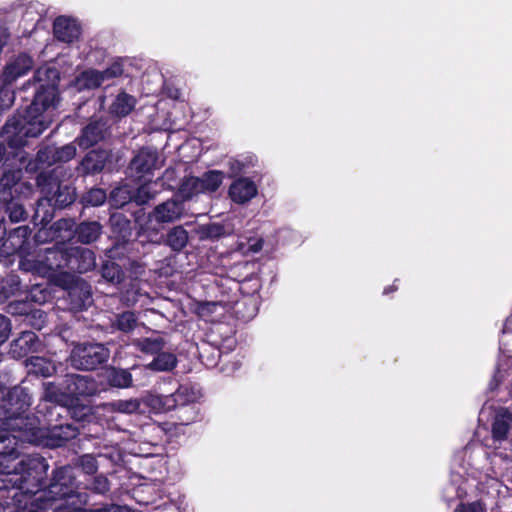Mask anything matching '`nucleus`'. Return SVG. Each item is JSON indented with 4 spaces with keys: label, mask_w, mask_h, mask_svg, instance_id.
Masks as SVG:
<instances>
[{
    "label": "nucleus",
    "mask_w": 512,
    "mask_h": 512,
    "mask_svg": "<svg viewBox=\"0 0 512 512\" xmlns=\"http://www.w3.org/2000/svg\"><path fill=\"white\" fill-rule=\"evenodd\" d=\"M47 468L48 465L42 458H23L12 471H0V490H20L14 498H26L28 494H32L18 512H81L76 504L85 503L86 495L77 493L76 477L70 466L55 469L47 489L33 491L39 486Z\"/></svg>",
    "instance_id": "1"
},
{
    "label": "nucleus",
    "mask_w": 512,
    "mask_h": 512,
    "mask_svg": "<svg viewBox=\"0 0 512 512\" xmlns=\"http://www.w3.org/2000/svg\"><path fill=\"white\" fill-rule=\"evenodd\" d=\"M34 101L24 115H14L2 128L1 135L10 147L18 148L26 144L28 137H37L52 123L57 105L38 104L33 109Z\"/></svg>",
    "instance_id": "2"
},
{
    "label": "nucleus",
    "mask_w": 512,
    "mask_h": 512,
    "mask_svg": "<svg viewBox=\"0 0 512 512\" xmlns=\"http://www.w3.org/2000/svg\"><path fill=\"white\" fill-rule=\"evenodd\" d=\"M0 400V423L7 428L23 432V438L29 433V426L37 421L29 417L27 412L32 404V397L26 388L15 386L6 393L2 392Z\"/></svg>",
    "instance_id": "3"
},
{
    "label": "nucleus",
    "mask_w": 512,
    "mask_h": 512,
    "mask_svg": "<svg viewBox=\"0 0 512 512\" xmlns=\"http://www.w3.org/2000/svg\"><path fill=\"white\" fill-rule=\"evenodd\" d=\"M37 421L29 426V433L25 437L27 442L47 447H60L67 441L74 439L79 431L72 424H60L52 427H39Z\"/></svg>",
    "instance_id": "4"
},
{
    "label": "nucleus",
    "mask_w": 512,
    "mask_h": 512,
    "mask_svg": "<svg viewBox=\"0 0 512 512\" xmlns=\"http://www.w3.org/2000/svg\"><path fill=\"white\" fill-rule=\"evenodd\" d=\"M34 79L41 83V86L34 97L33 109H36L38 104L58 105L60 101L57 89L60 79L58 70L51 66L40 67L36 70Z\"/></svg>",
    "instance_id": "5"
},
{
    "label": "nucleus",
    "mask_w": 512,
    "mask_h": 512,
    "mask_svg": "<svg viewBox=\"0 0 512 512\" xmlns=\"http://www.w3.org/2000/svg\"><path fill=\"white\" fill-rule=\"evenodd\" d=\"M109 350L100 343L77 344L70 354V362L76 369L92 370L109 358Z\"/></svg>",
    "instance_id": "6"
},
{
    "label": "nucleus",
    "mask_w": 512,
    "mask_h": 512,
    "mask_svg": "<svg viewBox=\"0 0 512 512\" xmlns=\"http://www.w3.org/2000/svg\"><path fill=\"white\" fill-rule=\"evenodd\" d=\"M122 73L123 69L119 63L112 64L104 71L93 69L85 70L76 77L74 86L77 90L95 89L101 86L105 81L116 78Z\"/></svg>",
    "instance_id": "7"
},
{
    "label": "nucleus",
    "mask_w": 512,
    "mask_h": 512,
    "mask_svg": "<svg viewBox=\"0 0 512 512\" xmlns=\"http://www.w3.org/2000/svg\"><path fill=\"white\" fill-rule=\"evenodd\" d=\"M162 164L156 150L145 148L132 159L130 169L139 180L150 181L153 171L161 168Z\"/></svg>",
    "instance_id": "8"
},
{
    "label": "nucleus",
    "mask_w": 512,
    "mask_h": 512,
    "mask_svg": "<svg viewBox=\"0 0 512 512\" xmlns=\"http://www.w3.org/2000/svg\"><path fill=\"white\" fill-rule=\"evenodd\" d=\"M193 401L194 397L187 387H180L170 395L150 396L146 400L156 412H168Z\"/></svg>",
    "instance_id": "9"
},
{
    "label": "nucleus",
    "mask_w": 512,
    "mask_h": 512,
    "mask_svg": "<svg viewBox=\"0 0 512 512\" xmlns=\"http://www.w3.org/2000/svg\"><path fill=\"white\" fill-rule=\"evenodd\" d=\"M65 385L66 393L70 396H93L99 391L97 383L85 375H67Z\"/></svg>",
    "instance_id": "10"
},
{
    "label": "nucleus",
    "mask_w": 512,
    "mask_h": 512,
    "mask_svg": "<svg viewBox=\"0 0 512 512\" xmlns=\"http://www.w3.org/2000/svg\"><path fill=\"white\" fill-rule=\"evenodd\" d=\"M182 213V203L171 199L157 205L150 213L149 219L157 223H171L180 219Z\"/></svg>",
    "instance_id": "11"
},
{
    "label": "nucleus",
    "mask_w": 512,
    "mask_h": 512,
    "mask_svg": "<svg viewBox=\"0 0 512 512\" xmlns=\"http://www.w3.org/2000/svg\"><path fill=\"white\" fill-rule=\"evenodd\" d=\"M33 67V60L27 54H19L7 63L3 72L5 84H11L19 77L27 74Z\"/></svg>",
    "instance_id": "12"
},
{
    "label": "nucleus",
    "mask_w": 512,
    "mask_h": 512,
    "mask_svg": "<svg viewBox=\"0 0 512 512\" xmlns=\"http://www.w3.org/2000/svg\"><path fill=\"white\" fill-rule=\"evenodd\" d=\"M54 35L55 37L66 43H71L74 40L78 39L80 35V26L76 22V20L60 16L56 18L53 25Z\"/></svg>",
    "instance_id": "13"
},
{
    "label": "nucleus",
    "mask_w": 512,
    "mask_h": 512,
    "mask_svg": "<svg viewBox=\"0 0 512 512\" xmlns=\"http://www.w3.org/2000/svg\"><path fill=\"white\" fill-rule=\"evenodd\" d=\"M71 261V247L67 249L48 248L42 260L45 266L51 271L64 268L71 270Z\"/></svg>",
    "instance_id": "14"
},
{
    "label": "nucleus",
    "mask_w": 512,
    "mask_h": 512,
    "mask_svg": "<svg viewBox=\"0 0 512 512\" xmlns=\"http://www.w3.org/2000/svg\"><path fill=\"white\" fill-rule=\"evenodd\" d=\"M257 194L255 183L248 178H239L235 180L230 188L229 195L236 203H245L251 200Z\"/></svg>",
    "instance_id": "15"
},
{
    "label": "nucleus",
    "mask_w": 512,
    "mask_h": 512,
    "mask_svg": "<svg viewBox=\"0 0 512 512\" xmlns=\"http://www.w3.org/2000/svg\"><path fill=\"white\" fill-rule=\"evenodd\" d=\"M71 271L85 273L96 265L94 253L88 248L71 247Z\"/></svg>",
    "instance_id": "16"
},
{
    "label": "nucleus",
    "mask_w": 512,
    "mask_h": 512,
    "mask_svg": "<svg viewBox=\"0 0 512 512\" xmlns=\"http://www.w3.org/2000/svg\"><path fill=\"white\" fill-rule=\"evenodd\" d=\"M36 346V334L32 331H24L19 335L18 338L11 342L9 354L13 358L19 359L34 351Z\"/></svg>",
    "instance_id": "17"
},
{
    "label": "nucleus",
    "mask_w": 512,
    "mask_h": 512,
    "mask_svg": "<svg viewBox=\"0 0 512 512\" xmlns=\"http://www.w3.org/2000/svg\"><path fill=\"white\" fill-rule=\"evenodd\" d=\"M106 126L102 121H94L89 123L78 138V144L83 149H87L104 137Z\"/></svg>",
    "instance_id": "18"
},
{
    "label": "nucleus",
    "mask_w": 512,
    "mask_h": 512,
    "mask_svg": "<svg viewBox=\"0 0 512 512\" xmlns=\"http://www.w3.org/2000/svg\"><path fill=\"white\" fill-rule=\"evenodd\" d=\"M512 429V413L506 409H501L495 416L492 425V436L495 441H504L507 439L509 431Z\"/></svg>",
    "instance_id": "19"
},
{
    "label": "nucleus",
    "mask_w": 512,
    "mask_h": 512,
    "mask_svg": "<svg viewBox=\"0 0 512 512\" xmlns=\"http://www.w3.org/2000/svg\"><path fill=\"white\" fill-rule=\"evenodd\" d=\"M25 366L29 374H35L42 377H49L56 372L55 364L44 357L32 356L25 360Z\"/></svg>",
    "instance_id": "20"
},
{
    "label": "nucleus",
    "mask_w": 512,
    "mask_h": 512,
    "mask_svg": "<svg viewBox=\"0 0 512 512\" xmlns=\"http://www.w3.org/2000/svg\"><path fill=\"white\" fill-rule=\"evenodd\" d=\"M22 177L21 169H9L4 172L0 179V201H7L13 197L12 188Z\"/></svg>",
    "instance_id": "21"
},
{
    "label": "nucleus",
    "mask_w": 512,
    "mask_h": 512,
    "mask_svg": "<svg viewBox=\"0 0 512 512\" xmlns=\"http://www.w3.org/2000/svg\"><path fill=\"white\" fill-rule=\"evenodd\" d=\"M101 232L102 226L98 222H82L77 226L75 235L79 242L90 244L99 238Z\"/></svg>",
    "instance_id": "22"
},
{
    "label": "nucleus",
    "mask_w": 512,
    "mask_h": 512,
    "mask_svg": "<svg viewBox=\"0 0 512 512\" xmlns=\"http://www.w3.org/2000/svg\"><path fill=\"white\" fill-rule=\"evenodd\" d=\"M108 152L105 150H92L82 161V167L87 173L100 172L108 159Z\"/></svg>",
    "instance_id": "23"
},
{
    "label": "nucleus",
    "mask_w": 512,
    "mask_h": 512,
    "mask_svg": "<svg viewBox=\"0 0 512 512\" xmlns=\"http://www.w3.org/2000/svg\"><path fill=\"white\" fill-rule=\"evenodd\" d=\"M177 362V357L174 353L161 351L147 364V368L155 372H168L176 367Z\"/></svg>",
    "instance_id": "24"
},
{
    "label": "nucleus",
    "mask_w": 512,
    "mask_h": 512,
    "mask_svg": "<svg viewBox=\"0 0 512 512\" xmlns=\"http://www.w3.org/2000/svg\"><path fill=\"white\" fill-rule=\"evenodd\" d=\"M188 240V232L182 226H175L167 233L164 243L174 252H180L186 247Z\"/></svg>",
    "instance_id": "25"
},
{
    "label": "nucleus",
    "mask_w": 512,
    "mask_h": 512,
    "mask_svg": "<svg viewBox=\"0 0 512 512\" xmlns=\"http://www.w3.org/2000/svg\"><path fill=\"white\" fill-rule=\"evenodd\" d=\"M135 105L136 99L133 96L121 92L110 106V112L115 116L124 117L134 109Z\"/></svg>",
    "instance_id": "26"
},
{
    "label": "nucleus",
    "mask_w": 512,
    "mask_h": 512,
    "mask_svg": "<svg viewBox=\"0 0 512 512\" xmlns=\"http://www.w3.org/2000/svg\"><path fill=\"white\" fill-rule=\"evenodd\" d=\"M165 340L163 337L157 335L142 339H136L134 345L142 352L147 354H158L165 347Z\"/></svg>",
    "instance_id": "27"
},
{
    "label": "nucleus",
    "mask_w": 512,
    "mask_h": 512,
    "mask_svg": "<svg viewBox=\"0 0 512 512\" xmlns=\"http://www.w3.org/2000/svg\"><path fill=\"white\" fill-rule=\"evenodd\" d=\"M141 402L138 399L115 400L105 404V408L111 412L132 414L140 409Z\"/></svg>",
    "instance_id": "28"
},
{
    "label": "nucleus",
    "mask_w": 512,
    "mask_h": 512,
    "mask_svg": "<svg viewBox=\"0 0 512 512\" xmlns=\"http://www.w3.org/2000/svg\"><path fill=\"white\" fill-rule=\"evenodd\" d=\"M107 380L111 386L127 388L132 383V375L125 369L111 368L107 372Z\"/></svg>",
    "instance_id": "29"
},
{
    "label": "nucleus",
    "mask_w": 512,
    "mask_h": 512,
    "mask_svg": "<svg viewBox=\"0 0 512 512\" xmlns=\"http://www.w3.org/2000/svg\"><path fill=\"white\" fill-rule=\"evenodd\" d=\"M180 194L184 199H190L195 195L204 193L203 182L199 177H187L180 186Z\"/></svg>",
    "instance_id": "30"
},
{
    "label": "nucleus",
    "mask_w": 512,
    "mask_h": 512,
    "mask_svg": "<svg viewBox=\"0 0 512 512\" xmlns=\"http://www.w3.org/2000/svg\"><path fill=\"white\" fill-rule=\"evenodd\" d=\"M44 394L43 399L50 403L66 404V392H62L54 383L46 382L43 384Z\"/></svg>",
    "instance_id": "31"
},
{
    "label": "nucleus",
    "mask_w": 512,
    "mask_h": 512,
    "mask_svg": "<svg viewBox=\"0 0 512 512\" xmlns=\"http://www.w3.org/2000/svg\"><path fill=\"white\" fill-rule=\"evenodd\" d=\"M102 277L108 282L118 284L124 279V273L117 263L107 261L102 266Z\"/></svg>",
    "instance_id": "32"
},
{
    "label": "nucleus",
    "mask_w": 512,
    "mask_h": 512,
    "mask_svg": "<svg viewBox=\"0 0 512 512\" xmlns=\"http://www.w3.org/2000/svg\"><path fill=\"white\" fill-rule=\"evenodd\" d=\"M137 325V318L133 312L127 311L116 316L113 326L122 332H130Z\"/></svg>",
    "instance_id": "33"
},
{
    "label": "nucleus",
    "mask_w": 512,
    "mask_h": 512,
    "mask_svg": "<svg viewBox=\"0 0 512 512\" xmlns=\"http://www.w3.org/2000/svg\"><path fill=\"white\" fill-rule=\"evenodd\" d=\"M223 180L222 173L218 171H209L205 173L200 181L203 182V190L206 192H214L221 185Z\"/></svg>",
    "instance_id": "34"
},
{
    "label": "nucleus",
    "mask_w": 512,
    "mask_h": 512,
    "mask_svg": "<svg viewBox=\"0 0 512 512\" xmlns=\"http://www.w3.org/2000/svg\"><path fill=\"white\" fill-rule=\"evenodd\" d=\"M12 222L17 223L25 219L26 213L22 205L13 201V197L7 201H1Z\"/></svg>",
    "instance_id": "35"
},
{
    "label": "nucleus",
    "mask_w": 512,
    "mask_h": 512,
    "mask_svg": "<svg viewBox=\"0 0 512 512\" xmlns=\"http://www.w3.org/2000/svg\"><path fill=\"white\" fill-rule=\"evenodd\" d=\"M199 233L201 239H208L221 237L229 233V231H227L225 227L219 223H210L202 225L199 229Z\"/></svg>",
    "instance_id": "36"
},
{
    "label": "nucleus",
    "mask_w": 512,
    "mask_h": 512,
    "mask_svg": "<svg viewBox=\"0 0 512 512\" xmlns=\"http://www.w3.org/2000/svg\"><path fill=\"white\" fill-rule=\"evenodd\" d=\"M106 200V193L103 189L95 188L89 190L82 197V202L85 205L89 206H99L102 205Z\"/></svg>",
    "instance_id": "37"
},
{
    "label": "nucleus",
    "mask_w": 512,
    "mask_h": 512,
    "mask_svg": "<svg viewBox=\"0 0 512 512\" xmlns=\"http://www.w3.org/2000/svg\"><path fill=\"white\" fill-rule=\"evenodd\" d=\"M54 198L57 205L60 207H65L74 201V189L70 188L69 186H59L57 192L54 194Z\"/></svg>",
    "instance_id": "38"
},
{
    "label": "nucleus",
    "mask_w": 512,
    "mask_h": 512,
    "mask_svg": "<svg viewBox=\"0 0 512 512\" xmlns=\"http://www.w3.org/2000/svg\"><path fill=\"white\" fill-rule=\"evenodd\" d=\"M197 415L198 408L195 405H190V403L181 405L180 408H178V420L181 424L187 425L195 421Z\"/></svg>",
    "instance_id": "39"
},
{
    "label": "nucleus",
    "mask_w": 512,
    "mask_h": 512,
    "mask_svg": "<svg viewBox=\"0 0 512 512\" xmlns=\"http://www.w3.org/2000/svg\"><path fill=\"white\" fill-rule=\"evenodd\" d=\"M147 182L148 181L145 180V184L141 185L132 196V200L139 205L147 203L156 194V191L151 190L150 185Z\"/></svg>",
    "instance_id": "40"
},
{
    "label": "nucleus",
    "mask_w": 512,
    "mask_h": 512,
    "mask_svg": "<svg viewBox=\"0 0 512 512\" xmlns=\"http://www.w3.org/2000/svg\"><path fill=\"white\" fill-rule=\"evenodd\" d=\"M86 488L97 494H105L110 490V482L106 476L97 475Z\"/></svg>",
    "instance_id": "41"
},
{
    "label": "nucleus",
    "mask_w": 512,
    "mask_h": 512,
    "mask_svg": "<svg viewBox=\"0 0 512 512\" xmlns=\"http://www.w3.org/2000/svg\"><path fill=\"white\" fill-rule=\"evenodd\" d=\"M77 465L86 474H94L98 470V464L95 457L91 454H85L77 459Z\"/></svg>",
    "instance_id": "42"
},
{
    "label": "nucleus",
    "mask_w": 512,
    "mask_h": 512,
    "mask_svg": "<svg viewBox=\"0 0 512 512\" xmlns=\"http://www.w3.org/2000/svg\"><path fill=\"white\" fill-rule=\"evenodd\" d=\"M76 155V148L73 144H67L55 150L54 161L67 162Z\"/></svg>",
    "instance_id": "43"
},
{
    "label": "nucleus",
    "mask_w": 512,
    "mask_h": 512,
    "mask_svg": "<svg viewBox=\"0 0 512 512\" xmlns=\"http://www.w3.org/2000/svg\"><path fill=\"white\" fill-rule=\"evenodd\" d=\"M132 199L126 187L116 188L111 192V200L117 206H122Z\"/></svg>",
    "instance_id": "44"
},
{
    "label": "nucleus",
    "mask_w": 512,
    "mask_h": 512,
    "mask_svg": "<svg viewBox=\"0 0 512 512\" xmlns=\"http://www.w3.org/2000/svg\"><path fill=\"white\" fill-rule=\"evenodd\" d=\"M79 292L81 294V302L75 303L73 307L82 310L91 304V293L86 284H82L79 288Z\"/></svg>",
    "instance_id": "45"
},
{
    "label": "nucleus",
    "mask_w": 512,
    "mask_h": 512,
    "mask_svg": "<svg viewBox=\"0 0 512 512\" xmlns=\"http://www.w3.org/2000/svg\"><path fill=\"white\" fill-rule=\"evenodd\" d=\"M11 333V322L10 320L0 314V344L4 343Z\"/></svg>",
    "instance_id": "46"
},
{
    "label": "nucleus",
    "mask_w": 512,
    "mask_h": 512,
    "mask_svg": "<svg viewBox=\"0 0 512 512\" xmlns=\"http://www.w3.org/2000/svg\"><path fill=\"white\" fill-rule=\"evenodd\" d=\"M454 512H485V509L480 503L473 502L459 505Z\"/></svg>",
    "instance_id": "47"
},
{
    "label": "nucleus",
    "mask_w": 512,
    "mask_h": 512,
    "mask_svg": "<svg viewBox=\"0 0 512 512\" xmlns=\"http://www.w3.org/2000/svg\"><path fill=\"white\" fill-rule=\"evenodd\" d=\"M72 416L77 419H82L84 416H86L88 413H90V408L87 406H82L80 409V414H78L77 409H72L71 411Z\"/></svg>",
    "instance_id": "48"
},
{
    "label": "nucleus",
    "mask_w": 512,
    "mask_h": 512,
    "mask_svg": "<svg viewBox=\"0 0 512 512\" xmlns=\"http://www.w3.org/2000/svg\"><path fill=\"white\" fill-rule=\"evenodd\" d=\"M110 510H111V512H133L127 506H120V505H115V504L110 505Z\"/></svg>",
    "instance_id": "49"
},
{
    "label": "nucleus",
    "mask_w": 512,
    "mask_h": 512,
    "mask_svg": "<svg viewBox=\"0 0 512 512\" xmlns=\"http://www.w3.org/2000/svg\"><path fill=\"white\" fill-rule=\"evenodd\" d=\"M499 371L493 376L492 381L490 382V389L494 390L501 382V379L498 377Z\"/></svg>",
    "instance_id": "50"
},
{
    "label": "nucleus",
    "mask_w": 512,
    "mask_h": 512,
    "mask_svg": "<svg viewBox=\"0 0 512 512\" xmlns=\"http://www.w3.org/2000/svg\"><path fill=\"white\" fill-rule=\"evenodd\" d=\"M81 512H111L110 505H106L97 509H91V510H82L79 508Z\"/></svg>",
    "instance_id": "51"
},
{
    "label": "nucleus",
    "mask_w": 512,
    "mask_h": 512,
    "mask_svg": "<svg viewBox=\"0 0 512 512\" xmlns=\"http://www.w3.org/2000/svg\"><path fill=\"white\" fill-rule=\"evenodd\" d=\"M263 241L262 240H256L253 245H251V250L253 252H258L262 249Z\"/></svg>",
    "instance_id": "52"
},
{
    "label": "nucleus",
    "mask_w": 512,
    "mask_h": 512,
    "mask_svg": "<svg viewBox=\"0 0 512 512\" xmlns=\"http://www.w3.org/2000/svg\"><path fill=\"white\" fill-rule=\"evenodd\" d=\"M4 154H5V147L2 144H0V162L3 160Z\"/></svg>",
    "instance_id": "53"
},
{
    "label": "nucleus",
    "mask_w": 512,
    "mask_h": 512,
    "mask_svg": "<svg viewBox=\"0 0 512 512\" xmlns=\"http://www.w3.org/2000/svg\"><path fill=\"white\" fill-rule=\"evenodd\" d=\"M67 224H68V221H66V220H61V221L57 222L58 228H62L64 226H66Z\"/></svg>",
    "instance_id": "54"
},
{
    "label": "nucleus",
    "mask_w": 512,
    "mask_h": 512,
    "mask_svg": "<svg viewBox=\"0 0 512 512\" xmlns=\"http://www.w3.org/2000/svg\"><path fill=\"white\" fill-rule=\"evenodd\" d=\"M77 292H78V288H73V289L69 292V296H70L71 298H73V297H75V296H76Z\"/></svg>",
    "instance_id": "55"
},
{
    "label": "nucleus",
    "mask_w": 512,
    "mask_h": 512,
    "mask_svg": "<svg viewBox=\"0 0 512 512\" xmlns=\"http://www.w3.org/2000/svg\"><path fill=\"white\" fill-rule=\"evenodd\" d=\"M390 291H392V288H386V289L384 290V293H385V294H387V293H388V292H390Z\"/></svg>",
    "instance_id": "56"
}]
</instances>
